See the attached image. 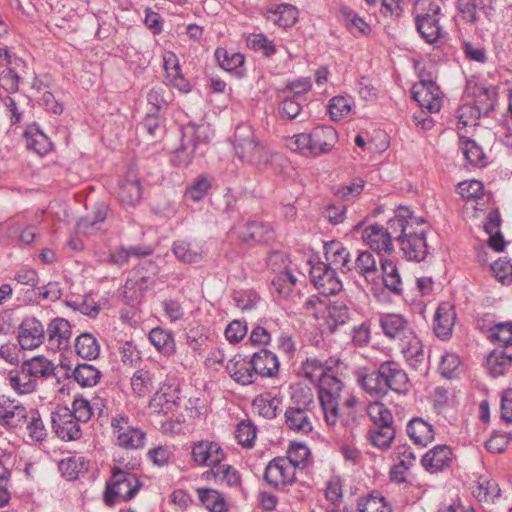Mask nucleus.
Segmentation results:
<instances>
[{"mask_svg":"<svg viewBox=\"0 0 512 512\" xmlns=\"http://www.w3.org/2000/svg\"><path fill=\"white\" fill-rule=\"evenodd\" d=\"M76 353L83 359L93 360L99 356L100 345L90 333H83L75 340Z\"/></svg>","mask_w":512,"mask_h":512,"instance_id":"a19ab883","label":"nucleus"},{"mask_svg":"<svg viewBox=\"0 0 512 512\" xmlns=\"http://www.w3.org/2000/svg\"><path fill=\"white\" fill-rule=\"evenodd\" d=\"M296 283L297 278L294 276L293 271H280L271 280L275 292L282 298H287L291 295Z\"/></svg>","mask_w":512,"mask_h":512,"instance_id":"603ef678","label":"nucleus"},{"mask_svg":"<svg viewBox=\"0 0 512 512\" xmlns=\"http://www.w3.org/2000/svg\"><path fill=\"white\" fill-rule=\"evenodd\" d=\"M211 188V182L205 176H199L186 190L185 196L194 202L202 200L209 189Z\"/></svg>","mask_w":512,"mask_h":512,"instance_id":"338daca9","label":"nucleus"},{"mask_svg":"<svg viewBox=\"0 0 512 512\" xmlns=\"http://www.w3.org/2000/svg\"><path fill=\"white\" fill-rule=\"evenodd\" d=\"M52 427L59 438L65 441L81 437L80 423L71 415L70 408L58 407L51 415Z\"/></svg>","mask_w":512,"mask_h":512,"instance_id":"9d476101","label":"nucleus"},{"mask_svg":"<svg viewBox=\"0 0 512 512\" xmlns=\"http://www.w3.org/2000/svg\"><path fill=\"white\" fill-rule=\"evenodd\" d=\"M452 462V450L447 445H437L422 457V466L430 473L442 471Z\"/></svg>","mask_w":512,"mask_h":512,"instance_id":"b1692460","label":"nucleus"},{"mask_svg":"<svg viewBox=\"0 0 512 512\" xmlns=\"http://www.w3.org/2000/svg\"><path fill=\"white\" fill-rule=\"evenodd\" d=\"M117 444L125 449H139L144 446L145 433L130 424L126 415H117L111 421Z\"/></svg>","mask_w":512,"mask_h":512,"instance_id":"6e6552de","label":"nucleus"},{"mask_svg":"<svg viewBox=\"0 0 512 512\" xmlns=\"http://www.w3.org/2000/svg\"><path fill=\"white\" fill-rule=\"evenodd\" d=\"M6 234L9 238L18 239L25 245H30L35 239V227L25 226L14 219L6 223Z\"/></svg>","mask_w":512,"mask_h":512,"instance_id":"8fccbe9b","label":"nucleus"},{"mask_svg":"<svg viewBox=\"0 0 512 512\" xmlns=\"http://www.w3.org/2000/svg\"><path fill=\"white\" fill-rule=\"evenodd\" d=\"M358 384L371 397L382 398L388 394L383 378L381 377L380 368L371 373L360 375L358 377Z\"/></svg>","mask_w":512,"mask_h":512,"instance_id":"4c0bfd02","label":"nucleus"},{"mask_svg":"<svg viewBox=\"0 0 512 512\" xmlns=\"http://www.w3.org/2000/svg\"><path fill=\"white\" fill-rule=\"evenodd\" d=\"M26 417V409L5 396L0 397V424L9 428L22 426Z\"/></svg>","mask_w":512,"mask_h":512,"instance_id":"393cba45","label":"nucleus"},{"mask_svg":"<svg viewBox=\"0 0 512 512\" xmlns=\"http://www.w3.org/2000/svg\"><path fill=\"white\" fill-rule=\"evenodd\" d=\"M379 368L387 393L390 390L396 393H405L408 391V375L397 362L385 361L380 364Z\"/></svg>","mask_w":512,"mask_h":512,"instance_id":"2eb2a0df","label":"nucleus"},{"mask_svg":"<svg viewBox=\"0 0 512 512\" xmlns=\"http://www.w3.org/2000/svg\"><path fill=\"white\" fill-rule=\"evenodd\" d=\"M226 370L234 381L241 385H249L256 381L252 359L237 354L226 364Z\"/></svg>","mask_w":512,"mask_h":512,"instance_id":"6ab92c4d","label":"nucleus"},{"mask_svg":"<svg viewBox=\"0 0 512 512\" xmlns=\"http://www.w3.org/2000/svg\"><path fill=\"white\" fill-rule=\"evenodd\" d=\"M393 218L387 222V227L379 224L369 225L362 231L363 242L378 254H391L394 251L393 240L396 241L397 232H393L391 223Z\"/></svg>","mask_w":512,"mask_h":512,"instance_id":"423d86ee","label":"nucleus"},{"mask_svg":"<svg viewBox=\"0 0 512 512\" xmlns=\"http://www.w3.org/2000/svg\"><path fill=\"white\" fill-rule=\"evenodd\" d=\"M197 494L200 502L212 512H225L227 503L224 496L212 488H198Z\"/></svg>","mask_w":512,"mask_h":512,"instance_id":"37998d69","label":"nucleus"},{"mask_svg":"<svg viewBox=\"0 0 512 512\" xmlns=\"http://www.w3.org/2000/svg\"><path fill=\"white\" fill-rule=\"evenodd\" d=\"M101 372L93 365L83 363L78 364L72 371L71 377L81 387H93L101 379Z\"/></svg>","mask_w":512,"mask_h":512,"instance_id":"ea45409f","label":"nucleus"},{"mask_svg":"<svg viewBox=\"0 0 512 512\" xmlns=\"http://www.w3.org/2000/svg\"><path fill=\"white\" fill-rule=\"evenodd\" d=\"M302 106L298 98L286 95L281 101L278 113L282 119H295L301 112Z\"/></svg>","mask_w":512,"mask_h":512,"instance_id":"774afa93","label":"nucleus"},{"mask_svg":"<svg viewBox=\"0 0 512 512\" xmlns=\"http://www.w3.org/2000/svg\"><path fill=\"white\" fill-rule=\"evenodd\" d=\"M162 373L161 370L154 371L139 369L131 378V387L133 392L140 396H147L156 389L157 384H160Z\"/></svg>","mask_w":512,"mask_h":512,"instance_id":"5701e85b","label":"nucleus"},{"mask_svg":"<svg viewBox=\"0 0 512 512\" xmlns=\"http://www.w3.org/2000/svg\"><path fill=\"white\" fill-rule=\"evenodd\" d=\"M343 485L342 481L339 477H332L326 485L325 489V497L326 499L334 506L331 509H327V512H339L337 507L341 501L343 496Z\"/></svg>","mask_w":512,"mask_h":512,"instance_id":"680f3d73","label":"nucleus"},{"mask_svg":"<svg viewBox=\"0 0 512 512\" xmlns=\"http://www.w3.org/2000/svg\"><path fill=\"white\" fill-rule=\"evenodd\" d=\"M401 351L410 367L422 369L425 367V353L421 341L413 334L402 342Z\"/></svg>","mask_w":512,"mask_h":512,"instance_id":"72a5a7b5","label":"nucleus"},{"mask_svg":"<svg viewBox=\"0 0 512 512\" xmlns=\"http://www.w3.org/2000/svg\"><path fill=\"white\" fill-rule=\"evenodd\" d=\"M291 150L304 156H317L320 153V144L312 134L302 133L296 135L289 143Z\"/></svg>","mask_w":512,"mask_h":512,"instance_id":"c03bdc74","label":"nucleus"},{"mask_svg":"<svg viewBox=\"0 0 512 512\" xmlns=\"http://www.w3.org/2000/svg\"><path fill=\"white\" fill-rule=\"evenodd\" d=\"M45 333L51 348L60 350L69 345L72 334L71 325L66 319L58 317L50 321Z\"/></svg>","mask_w":512,"mask_h":512,"instance_id":"412c9836","label":"nucleus"},{"mask_svg":"<svg viewBox=\"0 0 512 512\" xmlns=\"http://www.w3.org/2000/svg\"><path fill=\"white\" fill-rule=\"evenodd\" d=\"M215 57L219 66L225 71H235L237 75H242L238 70L244 64V56L237 52H229L224 48H218L215 51Z\"/></svg>","mask_w":512,"mask_h":512,"instance_id":"a18cd8bd","label":"nucleus"},{"mask_svg":"<svg viewBox=\"0 0 512 512\" xmlns=\"http://www.w3.org/2000/svg\"><path fill=\"white\" fill-rule=\"evenodd\" d=\"M343 285L336 271L325 269L322 273V296H337L342 292Z\"/></svg>","mask_w":512,"mask_h":512,"instance_id":"052dcab7","label":"nucleus"},{"mask_svg":"<svg viewBox=\"0 0 512 512\" xmlns=\"http://www.w3.org/2000/svg\"><path fill=\"white\" fill-rule=\"evenodd\" d=\"M367 413L373 423L368 431L370 443L379 449L389 448L396 433L392 412L383 403L374 402L367 407Z\"/></svg>","mask_w":512,"mask_h":512,"instance_id":"7ed1b4c3","label":"nucleus"},{"mask_svg":"<svg viewBox=\"0 0 512 512\" xmlns=\"http://www.w3.org/2000/svg\"><path fill=\"white\" fill-rule=\"evenodd\" d=\"M251 359L256 377H273L279 371L277 356L267 349L263 348L255 352Z\"/></svg>","mask_w":512,"mask_h":512,"instance_id":"c85d7f7f","label":"nucleus"},{"mask_svg":"<svg viewBox=\"0 0 512 512\" xmlns=\"http://www.w3.org/2000/svg\"><path fill=\"white\" fill-rule=\"evenodd\" d=\"M465 95L473 99V104L484 116L494 110L497 102L496 88L486 86L476 80L467 81Z\"/></svg>","mask_w":512,"mask_h":512,"instance_id":"9b49d317","label":"nucleus"},{"mask_svg":"<svg viewBox=\"0 0 512 512\" xmlns=\"http://www.w3.org/2000/svg\"><path fill=\"white\" fill-rule=\"evenodd\" d=\"M441 8L436 3H430L428 11L416 16V28L421 37L429 44L437 42L442 36V29L439 25Z\"/></svg>","mask_w":512,"mask_h":512,"instance_id":"f8f14e48","label":"nucleus"},{"mask_svg":"<svg viewBox=\"0 0 512 512\" xmlns=\"http://www.w3.org/2000/svg\"><path fill=\"white\" fill-rule=\"evenodd\" d=\"M490 338L502 344V349L512 351V321L496 323L491 329Z\"/></svg>","mask_w":512,"mask_h":512,"instance_id":"4d7b16f0","label":"nucleus"},{"mask_svg":"<svg viewBox=\"0 0 512 512\" xmlns=\"http://www.w3.org/2000/svg\"><path fill=\"white\" fill-rule=\"evenodd\" d=\"M381 269L385 287L395 294H401L402 282L396 264L389 259H381Z\"/></svg>","mask_w":512,"mask_h":512,"instance_id":"49530a36","label":"nucleus"},{"mask_svg":"<svg viewBox=\"0 0 512 512\" xmlns=\"http://www.w3.org/2000/svg\"><path fill=\"white\" fill-rule=\"evenodd\" d=\"M141 186L136 180H126L119 186L118 198L123 205L135 206L141 199Z\"/></svg>","mask_w":512,"mask_h":512,"instance_id":"3c124183","label":"nucleus"},{"mask_svg":"<svg viewBox=\"0 0 512 512\" xmlns=\"http://www.w3.org/2000/svg\"><path fill=\"white\" fill-rule=\"evenodd\" d=\"M413 99L421 108L427 109L430 113L438 112L442 100L439 87L431 80H421L412 87Z\"/></svg>","mask_w":512,"mask_h":512,"instance_id":"4468645a","label":"nucleus"},{"mask_svg":"<svg viewBox=\"0 0 512 512\" xmlns=\"http://www.w3.org/2000/svg\"><path fill=\"white\" fill-rule=\"evenodd\" d=\"M407 433L413 442L420 446H427L434 439V430L431 424L422 418H414L407 425Z\"/></svg>","mask_w":512,"mask_h":512,"instance_id":"c9c22d12","label":"nucleus"},{"mask_svg":"<svg viewBox=\"0 0 512 512\" xmlns=\"http://www.w3.org/2000/svg\"><path fill=\"white\" fill-rule=\"evenodd\" d=\"M343 362L331 357L322 364V412L328 425L333 426L338 419L339 401L343 383L341 380Z\"/></svg>","mask_w":512,"mask_h":512,"instance_id":"f03ea898","label":"nucleus"},{"mask_svg":"<svg viewBox=\"0 0 512 512\" xmlns=\"http://www.w3.org/2000/svg\"><path fill=\"white\" fill-rule=\"evenodd\" d=\"M149 340L163 354L170 355L175 351L174 338L171 332L160 327L153 328L150 331Z\"/></svg>","mask_w":512,"mask_h":512,"instance_id":"de8ad7c7","label":"nucleus"},{"mask_svg":"<svg viewBox=\"0 0 512 512\" xmlns=\"http://www.w3.org/2000/svg\"><path fill=\"white\" fill-rule=\"evenodd\" d=\"M140 487L141 483L135 474L114 467L111 478L106 484L104 501L109 506L117 501H128L137 494Z\"/></svg>","mask_w":512,"mask_h":512,"instance_id":"39448f33","label":"nucleus"},{"mask_svg":"<svg viewBox=\"0 0 512 512\" xmlns=\"http://www.w3.org/2000/svg\"><path fill=\"white\" fill-rule=\"evenodd\" d=\"M235 231L238 237L246 243L264 242L272 237L270 227L257 221L238 224Z\"/></svg>","mask_w":512,"mask_h":512,"instance_id":"bb28decb","label":"nucleus"},{"mask_svg":"<svg viewBox=\"0 0 512 512\" xmlns=\"http://www.w3.org/2000/svg\"><path fill=\"white\" fill-rule=\"evenodd\" d=\"M7 380L11 389L18 395H28L36 391L38 382L28 375L25 367L20 364L18 369L10 370Z\"/></svg>","mask_w":512,"mask_h":512,"instance_id":"c756f323","label":"nucleus"},{"mask_svg":"<svg viewBox=\"0 0 512 512\" xmlns=\"http://www.w3.org/2000/svg\"><path fill=\"white\" fill-rule=\"evenodd\" d=\"M193 461L199 466L210 469L224 461L226 454L222 447L214 441L203 440L195 443L191 451Z\"/></svg>","mask_w":512,"mask_h":512,"instance_id":"ddd939ff","label":"nucleus"},{"mask_svg":"<svg viewBox=\"0 0 512 512\" xmlns=\"http://www.w3.org/2000/svg\"><path fill=\"white\" fill-rule=\"evenodd\" d=\"M324 252L326 263L322 262V266L329 270L347 271L349 266V252L340 241L331 240L324 243Z\"/></svg>","mask_w":512,"mask_h":512,"instance_id":"a211bd4d","label":"nucleus"},{"mask_svg":"<svg viewBox=\"0 0 512 512\" xmlns=\"http://www.w3.org/2000/svg\"><path fill=\"white\" fill-rule=\"evenodd\" d=\"M285 423L288 428L302 433L312 431V423L307 408L290 407L285 412Z\"/></svg>","mask_w":512,"mask_h":512,"instance_id":"e433bc0d","label":"nucleus"},{"mask_svg":"<svg viewBox=\"0 0 512 512\" xmlns=\"http://www.w3.org/2000/svg\"><path fill=\"white\" fill-rule=\"evenodd\" d=\"M87 468V463L81 456L67 457L59 462V471L67 480L77 479Z\"/></svg>","mask_w":512,"mask_h":512,"instance_id":"09e8293b","label":"nucleus"},{"mask_svg":"<svg viewBox=\"0 0 512 512\" xmlns=\"http://www.w3.org/2000/svg\"><path fill=\"white\" fill-rule=\"evenodd\" d=\"M233 147L236 156L242 162L258 170L259 167L265 165L264 157L268 147L258 140L250 126L242 124L236 127Z\"/></svg>","mask_w":512,"mask_h":512,"instance_id":"20e7f679","label":"nucleus"},{"mask_svg":"<svg viewBox=\"0 0 512 512\" xmlns=\"http://www.w3.org/2000/svg\"><path fill=\"white\" fill-rule=\"evenodd\" d=\"M322 305H325V311H322L323 325L330 333H333L338 326L346 323L349 317L348 308L345 301L340 299L335 301L322 299Z\"/></svg>","mask_w":512,"mask_h":512,"instance_id":"aec40b11","label":"nucleus"},{"mask_svg":"<svg viewBox=\"0 0 512 512\" xmlns=\"http://www.w3.org/2000/svg\"><path fill=\"white\" fill-rule=\"evenodd\" d=\"M359 512H392L391 506L380 495L370 494L358 500Z\"/></svg>","mask_w":512,"mask_h":512,"instance_id":"6e6d98bb","label":"nucleus"},{"mask_svg":"<svg viewBox=\"0 0 512 512\" xmlns=\"http://www.w3.org/2000/svg\"><path fill=\"white\" fill-rule=\"evenodd\" d=\"M379 324L386 337L401 343L414 334L409 322L400 314H383Z\"/></svg>","mask_w":512,"mask_h":512,"instance_id":"dca6fc26","label":"nucleus"},{"mask_svg":"<svg viewBox=\"0 0 512 512\" xmlns=\"http://www.w3.org/2000/svg\"><path fill=\"white\" fill-rule=\"evenodd\" d=\"M462 148L465 158L474 166L484 167L487 164L486 155L474 140L465 139Z\"/></svg>","mask_w":512,"mask_h":512,"instance_id":"e2e57ef3","label":"nucleus"},{"mask_svg":"<svg viewBox=\"0 0 512 512\" xmlns=\"http://www.w3.org/2000/svg\"><path fill=\"white\" fill-rule=\"evenodd\" d=\"M23 424H26L28 437L32 441L41 442L47 437V429L37 410H31L29 413L26 412V417L22 422V425Z\"/></svg>","mask_w":512,"mask_h":512,"instance_id":"79ce46f5","label":"nucleus"},{"mask_svg":"<svg viewBox=\"0 0 512 512\" xmlns=\"http://www.w3.org/2000/svg\"><path fill=\"white\" fill-rule=\"evenodd\" d=\"M27 145L40 155L47 154L52 148V142L40 129H35L34 132H30V136L27 139Z\"/></svg>","mask_w":512,"mask_h":512,"instance_id":"0e129e2a","label":"nucleus"},{"mask_svg":"<svg viewBox=\"0 0 512 512\" xmlns=\"http://www.w3.org/2000/svg\"><path fill=\"white\" fill-rule=\"evenodd\" d=\"M424 222L408 208L399 207L390 224L392 231L397 232L396 241L408 260L420 262L427 256L426 230L422 227Z\"/></svg>","mask_w":512,"mask_h":512,"instance_id":"f257e3e1","label":"nucleus"},{"mask_svg":"<svg viewBox=\"0 0 512 512\" xmlns=\"http://www.w3.org/2000/svg\"><path fill=\"white\" fill-rule=\"evenodd\" d=\"M455 322V313L453 308L447 304H441L435 313L433 329L437 337L447 339L451 336L452 328Z\"/></svg>","mask_w":512,"mask_h":512,"instance_id":"7c9ffc66","label":"nucleus"},{"mask_svg":"<svg viewBox=\"0 0 512 512\" xmlns=\"http://www.w3.org/2000/svg\"><path fill=\"white\" fill-rule=\"evenodd\" d=\"M43 324L35 317L24 318L18 326L17 342L22 350H34L45 340Z\"/></svg>","mask_w":512,"mask_h":512,"instance_id":"1a4fd4ad","label":"nucleus"},{"mask_svg":"<svg viewBox=\"0 0 512 512\" xmlns=\"http://www.w3.org/2000/svg\"><path fill=\"white\" fill-rule=\"evenodd\" d=\"M356 271L367 281H374L377 273V264L373 254L367 250L359 251L354 262H349L347 271Z\"/></svg>","mask_w":512,"mask_h":512,"instance_id":"f704fd0d","label":"nucleus"},{"mask_svg":"<svg viewBox=\"0 0 512 512\" xmlns=\"http://www.w3.org/2000/svg\"><path fill=\"white\" fill-rule=\"evenodd\" d=\"M295 478L296 469L285 457H275L265 468L264 480L273 488L287 487L295 481Z\"/></svg>","mask_w":512,"mask_h":512,"instance_id":"0eeeda50","label":"nucleus"},{"mask_svg":"<svg viewBox=\"0 0 512 512\" xmlns=\"http://www.w3.org/2000/svg\"><path fill=\"white\" fill-rule=\"evenodd\" d=\"M202 126L187 125L183 129V142L181 148L176 151V157L179 162L187 165L192 159L193 153L198 148L201 134L204 133Z\"/></svg>","mask_w":512,"mask_h":512,"instance_id":"a878e982","label":"nucleus"},{"mask_svg":"<svg viewBox=\"0 0 512 512\" xmlns=\"http://www.w3.org/2000/svg\"><path fill=\"white\" fill-rule=\"evenodd\" d=\"M235 437L241 446L251 448L256 439V428L251 422L242 421L236 427Z\"/></svg>","mask_w":512,"mask_h":512,"instance_id":"69168bd1","label":"nucleus"},{"mask_svg":"<svg viewBox=\"0 0 512 512\" xmlns=\"http://www.w3.org/2000/svg\"><path fill=\"white\" fill-rule=\"evenodd\" d=\"M33 380L48 379L55 375V365L43 355H37L21 363Z\"/></svg>","mask_w":512,"mask_h":512,"instance_id":"2f4dec72","label":"nucleus"},{"mask_svg":"<svg viewBox=\"0 0 512 512\" xmlns=\"http://www.w3.org/2000/svg\"><path fill=\"white\" fill-rule=\"evenodd\" d=\"M202 478L206 481H213L216 484L229 487H237L241 483L239 471L233 466L223 462L203 472Z\"/></svg>","mask_w":512,"mask_h":512,"instance_id":"4be33fe9","label":"nucleus"},{"mask_svg":"<svg viewBox=\"0 0 512 512\" xmlns=\"http://www.w3.org/2000/svg\"><path fill=\"white\" fill-rule=\"evenodd\" d=\"M473 495L479 501H493L496 497L500 496V488L493 480H480L476 487L473 489Z\"/></svg>","mask_w":512,"mask_h":512,"instance_id":"13d9d810","label":"nucleus"},{"mask_svg":"<svg viewBox=\"0 0 512 512\" xmlns=\"http://www.w3.org/2000/svg\"><path fill=\"white\" fill-rule=\"evenodd\" d=\"M268 18L280 27H290L298 19V10L291 4H280L268 10Z\"/></svg>","mask_w":512,"mask_h":512,"instance_id":"58836bf2","label":"nucleus"},{"mask_svg":"<svg viewBox=\"0 0 512 512\" xmlns=\"http://www.w3.org/2000/svg\"><path fill=\"white\" fill-rule=\"evenodd\" d=\"M299 376L315 387L320 399V361L317 358H307L302 363Z\"/></svg>","mask_w":512,"mask_h":512,"instance_id":"864d4df0","label":"nucleus"},{"mask_svg":"<svg viewBox=\"0 0 512 512\" xmlns=\"http://www.w3.org/2000/svg\"><path fill=\"white\" fill-rule=\"evenodd\" d=\"M501 218L497 210H492L488 213L484 223V229L489 235L488 246L496 252H501L506 246L504 237L500 231Z\"/></svg>","mask_w":512,"mask_h":512,"instance_id":"473e14b6","label":"nucleus"},{"mask_svg":"<svg viewBox=\"0 0 512 512\" xmlns=\"http://www.w3.org/2000/svg\"><path fill=\"white\" fill-rule=\"evenodd\" d=\"M265 165L259 167V170L262 171H272L275 174H281L284 172L285 168L288 166V160L287 158L277 152L273 151L271 149H267L265 157H264Z\"/></svg>","mask_w":512,"mask_h":512,"instance_id":"bf43d9fd","label":"nucleus"},{"mask_svg":"<svg viewBox=\"0 0 512 512\" xmlns=\"http://www.w3.org/2000/svg\"><path fill=\"white\" fill-rule=\"evenodd\" d=\"M457 7L462 19L472 24L489 20L493 11L492 0H457Z\"/></svg>","mask_w":512,"mask_h":512,"instance_id":"f3484780","label":"nucleus"},{"mask_svg":"<svg viewBox=\"0 0 512 512\" xmlns=\"http://www.w3.org/2000/svg\"><path fill=\"white\" fill-rule=\"evenodd\" d=\"M285 458L291 462L295 469H304L310 463L311 453L306 445L293 443L290 445Z\"/></svg>","mask_w":512,"mask_h":512,"instance_id":"5fc2aeb1","label":"nucleus"},{"mask_svg":"<svg viewBox=\"0 0 512 512\" xmlns=\"http://www.w3.org/2000/svg\"><path fill=\"white\" fill-rule=\"evenodd\" d=\"M172 252L174 256L183 263H198L202 261L203 246L193 240L179 239L173 242Z\"/></svg>","mask_w":512,"mask_h":512,"instance_id":"cd10ccee","label":"nucleus"}]
</instances>
